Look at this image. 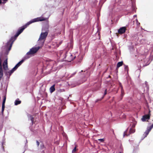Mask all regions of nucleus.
Returning a JSON list of instances; mask_svg holds the SVG:
<instances>
[{"label":"nucleus","mask_w":153,"mask_h":153,"mask_svg":"<svg viewBox=\"0 0 153 153\" xmlns=\"http://www.w3.org/2000/svg\"><path fill=\"white\" fill-rule=\"evenodd\" d=\"M45 20V19L44 18L37 17L27 22L25 25L19 27L15 35L14 36L11 37L9 41L7 43L5 47L8 49V51H10L14 42L16 39L17 37L23 32L24 30L26 28L27 26L33 23L39 21H42Z\"/></svg>","instance_id":"f257e3e1"},{"label":"nucleus","mask_w":153,"mask_h":153,"mask_svg":"<svg viewBox=\"0 0 153 153\" xmlns=\"http://www.w3.org/2000/svg\"><path fill=\"white\" fill-rule=\"evenodd\" d=\"M72 54L68 53L67 51H65V53L63 59L68 62H71V61L73 60L76 57L75 56L73 57H72Z\"/></svg>","instance_id":"f03ea898"},{"label":"nucleus","mask_w":153,"mask_h":153,"mask_svg":"<svg viewBox=\"0 0 153 153\" xmlns=\"http://www.w3.org/2000/svg\"><path fill=\"white\" fill-rule=\"evenodd\" d=\"M152 60V57H150L148 58H145L141 60L143 66H145L148 65Z\"/></svg>","instance_id":"7ed1b4c3"},{"label":"nucleus","mask_w":153,"mask_h":153,"mask_svg":"<svg viewBox=\"0 0 153 153\" xmlns=\"http://www.w3.org/2000/svg\"><path fill=\"white\" fill-rule=\"evenodd\" d=\"M30 56L27 55H25L22 59L17 63L16 65L13 68L14 70L16 71L17 68L21 65V64L27 59L30 58Z\"/></svg>","instance_id":"20e7f679"},{"label":"nucleus","mask_w":153,"mask_h":153,"mask_svg":"<svg viewBox=\"0 0 153 153\" xmlns=\"http://www.w3.org/2000/svg\"><path fill=\"white\" fill-rule=\"evenodd\" d=\"M40 49V47H33L30 49V51L27 52L25 55L29 56V55H33L36 53L38 50Z\"/></svg>","instance_id":"39448f33"},{"label":"nucleus","mask_w":153,"mask_h":153,"mask_svg":"<svg viewBox=\"0 0 153 153\" xmlns=\"http://www.w3.org/2000/svg\"><path fill=\"white\" fill-rule=\"evenodd\" d=\"M128 130V128H127L126 130L124 132L123 136L124 137L126 135V136H129L130 134L131 133H134L135 131V129H132L131 128H130L129 130V133L128 134L127 133V132Z\"/></svg>","instance_id":"423d86ee"},{"label":"nucleus","mask_w":153,"mask_h":153,"mask_svg":"<svg viewBox=\"0 0 153 153\" xmlns=\"http://www.w3.org/2000/svg\"><path fill=\"white\" fill-rule=\"evenodd\" d=\"M48 34V32L46 31L45 32H42L39 36V39L44 40L45 41Z\"/></svg>","instance_id":"0eeeda50"},{"label":"nucleus","mask_w":153,"mask_h":153,"mask_svg":"<svg viewBox=\"0 0 153 153\" xmlns=\"http://www.w3.org/2000/svg\"><path fill=\"white\" fill-rule=\"evenodd\" d=\"M45 41V40L39 39V38L37 42V45H38L37 47H40V48H42L44 44Z\"/></svg>","instance_id":"6e6552de"},{"label":"nucleus","mask_w":153,"mask_h":153,"mask_svg":"<svg viewBox=\"0 0 153 153\" xmlns=\"http://www.w3.org/2000/svg\"><path fill=\"white\" fill-rule=\"evenodd\" d=\"M150 111H149V114H145L142 117L141 119L142 121L143 122H145L146 120H149L150 118Z\"/></svg>","instance_id":"1a4fd4ad"},{"label":"nucleus","mask_w":153,"mask_h":153,"mask_svg":"<svg viewBox=\"0 0 153 153\" xmlns=\"http://www.w3.org/2000/svg\"><path fill=\"white\" fill-rule=\"evenodd\" d=\"M15 71L13 69V68L11 70L9 71H5L4 72V74L5 75L8 77L9 76L8 78H9L10 76L13 73V72Z\"/></svg>","instance_id":"9d476101"},{"label":"nucleus","mask_w":153,"mask_h":153,"mask_svg":"<svg viewBox=\"0 0 153 153\" xmlns=\"http://www.w3.org/2000/svg\"><path fill=\"white\" fill-rule=\"evenodd\" d=\"M4 75L3 72L1 65V58H0V80H1L2 78Z\"/></svg>","instance_id":"9b49d317"},{"label":"nucleus","mask_w":153,"mask_h":153,"mask_svg":"<svg viewBox=\"0 0 153 153\" xmlns=\"http://www.w3.org/2000/svg\"><path fill=\"white\" fill-rule=\"evenodd\" d=\"M152 129V128L150 126H148L147 127V129L143 134V135L144 136V137H146L147 136Z\"/></svg>","instance_id":"f8f14e48"},{"label":"nucleus","mask_w":153,"mask_h":153,"mask_svg":"<svg viewBox=\"0 0 153 153\" xmlns=\"http://www.w3.org/2000/svg\"><path fill=\"white\" fill-rule=\"evenodd\" d=\"M7 60V59L6 58V60L4 61L3 63V68L5 70H7L8 69Z\"/></svg>","instance_id":"ddd939ff"},{"label":"nucleus","mask_w":153,"mask_h":153,"mask_svg":"<svg viewBox=\"0 0 153 153\" xmlns=\"http://www.w3.org/2000/svg\"><path fill=\"white\" fill-rule=\"evenodd\" d=\"M126 30V27H120L118 30V32L120 34H123L124 33Z\"/></svg>","instance_id":"4468645a"},{"label":"nucleus","mask_w":153,"mask_h":153,"mask_svg":"<svg viewBox=\"0 0 153 153\" xmlns=\"http://www.w3.org/2000/svg\"><path fill=\"white\" fill-rule=\"evenodd\" d=\"M91 18L90 16V15L89 13L86 14V23L88 24L90 22Z\"/></svg>","instance_id":"2eb2a0df"},{"label":"nucleus","mask_w":153,"mask_h":153,"mask_svg":"<svg viewBox=\"0 0 153 153\" xmlns=\"http://www.w3.org/2000/svg\"><path fill=\"white\" fill-rule=\"evenodd\" d=\"M108 8L110 13L109 15H110L112 13V11L114 10V5H112L109 6L108 7Z\"/></svg>","instance_id":"dca6fc26"},{"label":"nucleus","mask_w":153,"mask_h":153,"mask_svg":"<svg viewBox=\"0 0 153 153\" xmlns=\"http://www.w3.org/2000/svg\"><path fill=\"white\" fill-rule=\"evenodd\" d=\"M28 119L30 120L31 121L32 125H33V124L34 122V118L32 117V116L29 114H28Z\"/></svg>","instance_id":"f3484780"},{"label":"nucleus","mask_w":153,"mask_h":153,"mask_svg":"<svg viewBox=\"0 0 153 153\" xmlns=\"http://www.w3.org/2000/svg\"><path fill=\"white\" fill-rule=\"evenodd\" d=\"M21 102V101L19 99H16L14 101V105H18L20 104Z\"/></svg>","instance_id":"a211bd4d"},{"label":"nucleus","mask_w":153,"mask_h":153,"mask_svg":"<svg viewBox=\"0 0 153 153\" xmlns=\"http://www.w3.org/2000/svg\"><path fill=\"white\" fill-rule=\"evenodd\" d=\"M55 90L54 85H53L50 88V92L51 93L54 92Z\"/></svg>","instance_id":"6ab92c4d"},{"label":"nucleus","mask_w":153,"mask_h":153,"mask_svg":"<svg viewBox=\"0 0 153 153\" xmlns=\"http://www.w3.org/2000/svg\"><path fill=\"white\" fill-rule=\"evenodd\" d=\"M123 64V61L119 62L117 64L116 69H117L118 68H119L122 66Z\"/></svg>","instance_id":"aec40b11"},{"label":"nucleus","mask_w":153,"mask_h":153,"mask_svg":"<svg viewBox=\"0 0 153 153\" xmlns=\"http://www.w3.org/2000/svg\"><path fill=\"white\" fill-rule=\"evenodd\" d=\"M98 141H100L101 143H103L104 141V138H102L100 139L97 140H95V142H94V143H98Z\"/></svg>","instance_id":"412c9836"},{"label":"nucleus","mask_w":153,"mask_h":153,"mask_svg":"<svg viewBox=\"0 0 153 153\" xmlns=\"http://www.w3.org/2000/svg\"><path fill=\"white\" fill-rule=\"evenodd\" d=\"M121 94H120V100H122L124 95V92L123 89L122 90H121Z\"/></svg>","instance_id":"4be33fe9"},{"label":"nucleus","mask_w":153,"mask_h":153,"mask_svg":"<svg viewBox=\"0 0 153 153\" xmlns=\"http://www.w3.org/2000/svg\"><path fill=\"white\" fill-rule=\"evenodd\" d=\"M133 146L134 147V151L138 148L139 145L138 144H133Z\"/></svg>","instance_id":"5701e85b"},{"label":"nucleus","mask_w":153,"mask_h":153,"mask_svg":"<svg viewBox=\"0 0 153 153\" xmlns=\"http://www.w3.org/2000/svg\"><path fill=\"white\" fill-rule=\"evenodd\" d=\"M6 100V95H5V96L3 97V100L2 105H5V102Z\"/></svg>","instance_id":"b1692460"},{"label":"nucleus","mask_w":153,"mask_h":153,"mask_svg":"<svg viewBox=\"0 0 153 153\" xmlns=\"http://www.w3.org/2000/svg\"><path fill=\"white\" fill-rule=\"evenodd\" d=\"M5 108V105H2V108H1V113L3 114V112L4 109Z\"/></svg>","instance_id":"393cba45"},{"label":"nucleus","mask_w":153,"mask_h":153,"mask_svg":"<svg viewBox=\"0 0 153 153\" xmlns=\"http://www.w3.org/2000/svg\"><path fill=\"white\" fill-rule=\"evenodd\" d=\"M47 96V93L45 92H44L43 95L42 96V97H46Z\"/></svg>","instance_id":"a878e982"},{"label":"nucleus","mask_w":153,"mask_h":153,"mask_svg":"<svg viewBox=\"0 0 153 153\" xmlns=\"http://www.w3.org/2000/svg\"><path fill=\"white\" fill-rule=\"evenodd\" d=\"M137 123L136 122H134V123H133L132 124V128H134L136 124Z\"/></svg>","instance_id":"bb28decb"},{"label":"nucleus","mask_w":153,"mask_h":153,"mask_svg":"<svg viewBox=\"0 0 153 153\" xmlns=\"http://www.w3.org/2000/svg\"><path fill=\"white\" fill-rule=\"evenodd\" d=\"M119 85L120 87L121 88V90H122L123 89V88L121 83L120 82L119 83Z\"/></svg>","instance_id":"cd10ccee"},{"label":"nucleus","mask_w":153,"mask_h":153,"mask_svg":"<svg viewBox=\"0 0 153 153\" xmlns=\"http://www.w3.org/2000/svg\"><path fill=\"white\" fill-rule=\"evenodd\" d=\"M103 98V97H102L101 99H97L95 101V102H97L98 101L101 100Z\"/></svg>","instance_id":"c85d7f7f"},{"label":"nucleus","mask_w":153,"mask_h":153,"mask_svg":"<svg viewBox=\"0 0 153 153\" xmlns=\"http://www.w3.org/2000/svg\"><path fill=\"white\" fill-rule=\"evenodd\" d=\"M125 66V70L126 71H128V66L127 65H124Z\"/></svg>","instance_id":"c756f323"},{"label":"nucleus","mask_w":153,"mask_h":153,"mask_svg":"<svg viewBox=\"0 0 153 153\" xmlns=\"http://www.w3.org/2000/svg\"><path fill=\"white\" fill-rule=\"evenodd\" d=\"M76 146H75L74 148V149L72 151V153H74V152H76Z\"/></svg>","instance_id":"7c9ffc66"},{"label":"nucleus","mask_w":153,"mask_h":153,"mask_svg":"<svg viewBox=\"0 0 153 153\" xmlns=\"http://www.w3.org/2000/svg\"><path fill=\"white\" fill-rule=\"evenodd\" d=\"M107 94V89H105V91L104 93V95H103V97H104V96Z\"/></svg>","instance_id":"2f4dec72"},{"label":"nucleus","mask_w":153,"mask_h":153,"mask_svg":"<svg viewBox=\"0 0 153 153\" xmlns=\"http://www.w3.org/2000/svg\"><path fill=\"white\" fill-rule=\"evenodd\" d=\"M42 145L40 146H41V149H43V148L44 147V145H43V144H41Z\"/></svg>","instance_id":"473e14b6"},{"label":"nucleus","mask_w":153,"mask_h":153,"mask_svg":"<svg viewBox=\"0 0 153 153\" xmlns=\"http://www.w3.org/2000/svg\"><path fill=\"white\" fill-rule=\"evenodd\" d=\"M83 83V82H79V83L77 84V85H79L81 84V83Z\"/></svg>","instance_id":"72a5a7b5"},{"label":"nucleus","mask_w":153,"mask_h":153,"mask_svg":"<svg viewBox=\"0 0 153 153\" xmlns=\"http://www.w3.org/2000/svg\"><path fill=\"white\" fill-rule=\"evenodd\" d=\"M140 23L139 22H137V26L140 25Z\"/></svg>","instance_id":"f704fd0d"},{"label":"nucleus","mask_w":153,"mask_h":153,"mask_svg":"<svg viewBox=\"0 0 153 153\" xmlns=\"http://www.w3.org/2000/svg\"><path fill=\"white\" fill-rule=\"evenodd\" d=\"M76 73V72H74V73H73V74H72V75L73 76V75H74Z\"/></svg>","instance_id":"c9c22d12"},{"label":"nucleus","mask_w":153,"mask_h":153,"mask_svg":"<svg viewBox=\"0 0 153 153\" xmlns=\"http://www.w3.org/2000/svg\"><path fill=\"white\" fill-rule=\"evenodd\" d=\"M150 126L152 128H153V123L152 124V125Z\"/></svg>","instance_id":"e433bc0d"},{"label":"nucleus","mask_w":153,"mask_h":153,"mask_svg":"<svg viewBox=\"0 0 153 153\" xmlns=\"http://www.w3.org/2000/svg\"><path fill=\"white\" fill-rule=\"evenodd\" d=\"M36 143H39V142L37 140H36Z\"/></svg>","instance_id":"4c0bfd02"},{"label":"nucleus","mask_w":153,"mask_h":153,"mask_svg":"<svg viewBox=\"0 0 153 153\" xmlns=\"http://www.w3.org/2000/svg\"><path fill=\"white\" fill-rule=\"evenodd\" d=\"M136 16H137V15H134V16H133V17H136Z\"/></svg>","instance_id":"58836bf2"},{"label":"nucleus","mask_w":153,"mask_h":153,"mask_svg":"<svg viewBox=\"0 0 153 153\" xmlns=\"http://www.w3.org/2000/svg\"><path fill=\"white\" fill-rule=\"evenodd\" d=\"M1 3H2L1 0H0V4Z\"/></svg>","instance_id":"ea45409f"},{"label":"nucleus","mask_w":153,"mask_h":153,"mask_svg":"<svg viewBox=\"0 0 153 153\" xmlns=\"http://www.w3.org/2000/svg\"><path fill=\"white\" fill-rule=\"evenodd\" d=\"M63 13H64V10H63L62 11V15L63 14Z\"/></svg>","instance_id":"a19ab883"},{"label":"nucleus","mask_w":153,"mask_h":153,"mask_svg":"<svg viewBox=\"0 0 153 153\" xmlns=\"http://www.w3.org/2000/svg\"><path fill=\"white\" fill-rule=\"evenodd\" d=\"M136 22H137H137H138V20H137V19H136Z\"/></svg>","instance_id":"79ce46f5"},{"label":"nucleus","mask_w":153,"mask_h":153,"mask_svg":"<svg viewBox=\"0 0 153 153\" xmlns=\"http://www.w3.org/2000/svg\"><path fill=\"white\" fill-rule=\"evenodd\" d=\"M132 6L134 7V4H132Z\"/></svg>","instance_id":"37998d69"},{"label":"nucleus","mask_w":153,"mask_h":153,"mask_svg":"<svg viewBox=\"0 0 153 153\" xmlns=\"http://www.w3.org/2000/svg\"><path fill=\"white\" fill-rule=\"evenodd\" d=\"M107 69L106 70V71H105L104 73H105V72H106V71H107Z\"/></svg>","instance_id":"c03bdc74"},{"label":"nucleus","mask_w":153,"mask_h":153,"mask_svg":"<svg viewBox=\"0 0 153 153\" xmlns=\"http://www.w3.org/2000/svg\"><path fill=\"white\" fill-rule=\"evenodd\" d=\"M111 77V76L110 75H109L108 76V78H110Z\"/></svg>","instance_id":"a18cd8bd"},{"label":"nucleus","mask_w":153,"mask_h":153,"mask_svg":"<svg viewBox=\"0 0 153 153\" xmlns=\"http://www.w3.org/2000/svg\"><path fill=\"white\" fill-rule=\"evenodd\" d=\"M3 0L4 1H7L8 0Z\"/></svg>","instance_id":"49530a36"},{"label":"nucleus","mask_w":153,"mask_h":153,"mask_svg":"<svg viewBox=\"0 0 153 153\" xmlns=\"http://www.w3.org/2000/svg\"><path fill=\"white\" fill-rule=\"evenodd\" d=\"M37 146L38 147L39 145V144H37Z\"/></svg>","instance_id":"de8ad7c7"},{"label":"nucleus","mask_w":153,"mask_h":153,"mask_svg":"<svg viewBox=\"0 0 153 153\" xmlns=\"http://www.w3.org/2000/svg\"><path fill=\"white\" fill-rule=\"evenodd\" d=\"M102 0H101V2H102ZM106 0H105V1Z\"/></svg>","instance_id":"09e8293b"},{"label":"nucleus","mask_w":153,"mask_h":153,"mask_svg":"<svg viewBox=\"0 0 153 153\" xmlns=\"http://www.w3.org/2000/svg\"><path fill=\"white\" fill-rule=\"evenodd\" d=\"M27 143V140H26V143Z\"/></svg>","instance_id":"8fccbe9b"},{"label":"nucleus","mask_w":153,"mask_h":153,"mask_svg":"<svg viewBox=\"0 0 153 153\" xmlns=\"http://www.w3.org/2000/svg\"><path fill=\"white\" fill-rule=\"evenodd\" d=\"M119 153H122V152H119Z\"/></svg>","instance_id":"3c124183"},{"label":"nucleus","mask_w":153,"mask_h":153,"mask_svg":"<svg viewBox=\"0 0 153 153\" xmlns=\"http://www.w3.org/2000/svg\"><path fill=\"white\" fill-rule=\"evenodd\" d=\"M83 71L82 70L81 71V72H82Z\"/></svg>","instance_id":"603ef678"},{"label":"nucleus","mask_w":153,"mask_h":153,"mask_svg":"<svg viewBox=\"0 0 153 153\" xmlns=\"http://www.w3.org/2000/svg\"><path fill=\"white\" fill-rule=\"evenodd\" d=\"M139 70H140V69H138V70L139 71Z\"/></svg>","instance_id":"864d4df0"}]
</instances>
